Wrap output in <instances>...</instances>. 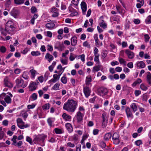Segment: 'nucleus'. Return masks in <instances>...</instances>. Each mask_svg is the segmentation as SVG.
Returning a JSON list of instances; mask_svg holds the SVG:
<instances>
[{
    "label": "nucleus",
    "instance_id": "1a4fd4ad",
    "mask_svg": "<svg viewBox=\"0 0 151 151\" xmlns=\"http://www.w3.org/2000/svg\"><path fill=\"white\" fill-rule=\"evenodd\" d=\"M83 92L85 96L88 98L90 95L91 91L89 87L86 86L83 88Z\"/></svg>",
    "mask_w": 151,
    "mask_h": 151
},
{
    "label": "nucleus",
    "instance_id": "6e6552de",
    "mask_svg": "<svg viewBox=\"0 0 151 151\" xmlns=\"http://www.w3.org/2000/svg\"><path fill=\"white\" fill-rule=\"evenodd\" d=\"M76 116L77 122H80L83 120V113H81V112L78 111L77 112Z\"/></svg>",
    "mask_w": 151,
    "mask_h": 151
},
{
    "label": "nucleus",
    "instance_id": "bb28decb",
    "mask_svg": "<svg viewBox=\"0 0 151 151\" xmlns=\"http://www.w3.org/2000/svg\"><path fill=\"white\" fill-rule=\"evenodd\" d=\"M66 127L69 132H71L72 130V127L71 124L68 123H67L65 125Z\"/></svg>",
    "mask_w": 151,
    "mask_h": 151
},
{
    "label": "nucleus",
    "instance_id": "f257e3e1",
    "mask_svg": "<svg viewBox=\"0 0 151 151\" xmlns=\"http://www.w3.org/2000/svg\"><path fill=\"white\" fill-rule=\"evenodd\" d=\"M77 102L73 99L68 100L63 105V109L68 112H73L76 108Z\"/></svg>",
    "mask_w": 151,
    "mask_h": 151
},
{
    "label": "nucleus",
    "instance_id": "aec40b11",
    "mask_svg": "<svg viewBox=\"0 0 151 151\" xmlns=\"http://www.w3.org/2000/svg\"><path fill=\"white\" fill-rule=\"evenodd\" d=\"M92 81V78L91 76H88L86 77V84L87 85L89 86L91 84V82Z\"/></svg>",
    "mask_w": 151,
    "mask_h": 151
},
{
    "label": "nucleus",
    "instance_id": "0eeeda50",
    "mask_svg": "<svg viewBox=\"0 0 151 151\" xmlns=\"http://www.w3.org/2000/svg\"><path fill=\"white\" fill-rule=\"evenodd\" d=\"M125 52L129 59H132L134 58V54L133 52L127 49L126 50Z\"/></svg>",
    "mask_w": 151,
    "mask_h": 151
},
{
    "label": "nucleus",
    "instance_id": "79ce46f5",
    "mask_svg": "<svg viewBox=\"0 0 151 151\" xmlns=\"http://www.w3.org/2000/svg\"><path fill=\"white\" fill-rule=\"evenodd\" d=\"M12 25H14V22L11 20H9L6 23L5 27L10 26Z\"/></svg>",
    "mask_w": 151,
    "mask_h": 151
},
{
    "label": "nucleus",
    "instance_id": "a19ab883",
    "mask_svg": "<svg viewBox=\"0 0 151 151\" xmlns=\"http://www.w3.org/2000/svg\"><path fill=\"white\" fill-rule=\"evenodd\" d=\"M76 57L74 56V54L72 53H70V56L69 57V59L71 61H73L76 58Z\"/></svg>",
    "mask_w": 151,
    "mask_h": 151
},
{
    "label": "nucleus",
    "instance_id": "39448f33",
    "mask_svg": "<svg viewBox=\"0 0 151 151\" xmlns=\"http://www.w3.org/2000/svg\"><path fill=\"white\" fill-rule=\"evenodd\" d=\"M119 135L116 133H114L112 136V139L115 145L119 144L120 142L119 139Z\"/></svg>",
    "mask_w": 151,
    "mask_h": 151
},
{
    "label": "nucleus",
    "instance_id": "4be33fe9",
    "mask_svg": "<svg viewBox=\"0 0 151 151\" xmlns=\"http://www.w3.org/2000/svg\"><path fill=\"white\" fill-rule=\"evenodd\" d=\"M46 27L48 29H52L55 26V24L53 23H48L46 24Z\"/></svg>",
    "mask_w": 151,
    "mask_h": 151
},
{
    "label": "nucleus",
    "instance_id": "7c9ffc66",
    "mask_svg": "<svg viewBox=\"0 0 151 151\" xmlns=\"http://www.w3.org/2000/svg\"><path fill=\"white\" fill-rule=\"evenodd\" d=\"M100 65H99L97 66L94 67L93 68V71L95 72V71H98L100 70Z\"/></svg>",
    "mask_w": 151,
    "mask_h": 151
},
{
    "label": "nucleus",
    "instance_id": "0e129e2a",
    "mask_svg": "<svg viewBox=\"0 0 151 151\" xmlns=\"http://www.w3.org/2000/svg\"><path fill=\"white\" fill-rule=\"evenodd\" d=\"M40 137V135L36 136L34 138V140L36 141H41V138Z\"/></svg>",
    "mask_w": 151,
    "mask_h": 151
},
{
    "label": "nucleus",
    "instance_id": "c756f323",
    "mask_svg": "<svg viewBox=\"0 0 151 151\" xmlns=\"http://www.w3.org/2000/svg\"><path fill=\"white\" fill-rule=\"evenodd\" d=\"M14 3L16 4L20 5L23 4L24 0H14Z\"/></svg>",
    "mask_w": 151,
    "mask_h": 151
},
{
    "label": "nucleus",
    "instance_id": "4468645a",
    "mask_svg": "<svg viewBox=\"0 0 151 151\" xmlns=\"http://www.w3.org/2000/svg\"><path fill=\"white\" fill-rule=\"evenodd\" d=\"M81 7L82 9L83 13V14H85V12L87 10V5L86 3L84 1H82L81 4Z\"/></svg>",
    "mask_w": 151,
    "mask_h": 151
},
{
    "label": "nucleus",
    "instance_id": "13d9d810",
    "mask_svg": "<svg viewBox=\"0 0 151 151\" xmlns=\"http://www.w3.org/2000/svg\"><path fill=\"white\" fill-rule=\"evenodd\" d=\"M71 2L74 5L77 6L78 4V0H72V1Z\"/></svg>",
    "mask_w": 151,
    "mask_h": 151
},
{
    "label": "nucleus",
    "instance_id": "e433bc0d",
    "mask_svg": "<svg viewBox=\"0 0 151 151\" xmlns=\"http://www.w3.org/2000/svg\"><path fill=\"white\" fill-rule=\"evenodd\" d=\"M61 81L63 84H66L67 82V78L65 76H63L61 79Z\"/></svg>",
    "mask_w": 151,
    "mask_h": 151
},
{
    "label": "nucleus",
    "instance_id": "338daca9",
    "mask_svg": "<svg viewBox=\"0 0 151 151\" xmlns=\"http://www.w3.org/2000/svg\"><path fill=\"white\" fill-rule=\"evenodd\" d=\"M99 132V130L98 129H94L93 131V134L94 135L97 134Z\"/></svg>",
    "mask_w": 151,
    "mask_h": 151
},
{
    "label": "nucleus",
    "instance_id": "c85d7f7f",
    "mask_svg": "<svg viewBox=\"0 0 151 151\" xmlns=\"http://www.w3.org/2000/svg\"><path fill=\"white\" fill-rule=\"evenodd\" d=\"M50 106V104L49 103L46 104L42 106L43 109L45 111L48 109Z\"/></svg>",
    "mask_w": 151,
    "mask_h": 151
},
{
    "label": "nucleus",
    "instance_id": "774afa93",
    "mask_svg": "<svg viewBox=\"0 0 151 151\" xmlns=\"http://www.w3.org/2000/svg\"><path fill=\"white\" fill-rule=\"evenodd\" d=\"M135 94L136 96H138L139 94H140L141 92L139 90H136L135 91Z\"/></svg>",
    "mask_w": 151,
    "mask_h": 151
},
{
    "label": "nucleus",
    "instance_id": "cd10ccee",
    "mask_svg": "<svg viewBox=\"0 0 151 151\" xmlns=\"http://www.w3.org/2000/svg\"><path fill=\"white\" fill-rule=\"evenodd\" d=\"M130 107L134 112L136 111L137 110L136 105L134 103H132L130 105Z\"/></svg>",
    "mask_w": 151,
    "mask_h": 151
},
{
    "label": "nucleus",
    "instance_id": "2eb2a0df",
    "mask_svg": "<svg viewBox=\"0 0 151 151\" xmlns=\"http://www.w3.org/2000/svg\"><path fill=\"white\" fill-rule=\"evenodd\" d=\"M145 74L146 75L147 81L148 84L151 85V73L148 71L146 72Z\"/></svg>",
    "mask_w": 151,
    "mask_h": 151
},
{
    "label": "nucleus",
    "instance_id": "f704fd0d",
    "mask_svg": "<svg viewBox=\"0 0 151 151\" xmlns=\"http://www.w3.org/2000/svg\"><path fill=\"white\" fill-rule=\"evenodd\" d=\"M54 130L56 134H61L63 133L61 129L58 128H55Z\"/></svg>",
    "mask_w": 151,
    "mask_h": 151
},
{
    "label": "nucleus",
    "instance_id": "c03bdc74",
    "mask_svg": "<svg viewBox=\"0 0 151 151\" xmlns=\"http://www.w3.org/2000/svg\"><path fill=\"white\" fill-rule=\"evenodd\" d=\"M62 73L63 72L61 73L60 74V75H59L58 76L56 74H54L53 76V78L58 81L59 80L60 76L62 74Z\"/></svg>",
    "mask_w": 151,
    "mask_h": 151
},
{
    "label": "nucleus",
    "instance_id": "3c124183",
    "mask_svg": "<svg viewBox=\"0 0 151 151\" xmlns=\"http://www.w3.org/2000/svg\"><path fill=\"white\" fill-rule=\"evenodd\" d=\"M5 29H5H2L1 30V33L4 35H5L7 33H8L9 32V31H6Z\"/></svg>",
    "mask_w": 151,
    "mask_h": 151
},
{
    "label": "nucleus",
    "instance_id": "ea45409f",
    "mask_svg": "<svg viewBox=\"0 0 151 151\" xmlns=\"http://www.w3.org/2000/svg\"><path fill=\"white\" fill-rule=\"evenodd\" d=\"M17 138V137L16 136L14 135L13 137V138L12 139V140L13 142V143H12V145H15L16 143V139Z\"/></svg>",
    "mask_w": 151,
    "mask_h": 151
},
{
    "label": "nucleus",
    "instance_id": "7ed1b4c3",
    "mask_svg": "<svg viewBox=\"0 0 151 151\" xmlns=\"http://www.w3.org/2000/svg\"><path fill=\"white\" fill-rule=\"evenodd\" d=\"M4 84L6 86L10 88H12L13 87L12 83L7 76L5 77L4 79Z\"/></svg>",
    "mask_w": 151,
    "mask_h": 151
},
{
    "label": "nucleus",
    "instance_id": "052dcab7",
    "mask_svg": "<svg viewBox=\"0 0 151 151\" xmlns=\"http://www.w3.org/2000/svg\"><path fill=\"white\" fill-rule=\"evenodd\" d=\"M127 65V67L130 68H132L133 67V64L132 62L128 63Z\"/></svg>",
    "mask_w": 151,
    "mask_h": 151
},
{
    "label": "nucleus",
    "instance_id": "de8ad7c7",
    "mask_svg": "<svg viewBox=\"0 0 151 151\" xmlns=\"http://www.w3.org/2000/svg\"><path fill=\"white\" fill-rule=\"evenodd\" d=\"M29 124H27L24 125V124H22L21 126H20V128L21 129H23L24 128L29 127Z\"/></svg>",
    "mask_w": 151,
    "mask_h": 151
},
{
    "label": "nucleus",
    "instance_id": "58836bf2",
    "mask_svg": "<svg viewBox=\"0 0 151 151\" xmlns=\"http://www.w3.org/2000/svg\"><path fill=\"white\" fill-rule=\"evenodd\" d=\"M119 62L121 64H123L124 66L126 65V62L124 59L122 58H119Z\"/></svg>",
    "mask_w": 151,
    "mask_h": 151
},
{
    "label": "nucleus",
    "instance_id": "20e7f679",
    "mask_svg": "<svg viewBox=\"0 0 151 151\" xmlns=\"http://www.w3.org/2000/svg\"><path fill=\"white\" fill-rule=\"evenodd\" d=\"M98 92L99 95L100 96H104L107 94L108 90L106 88H101L98 89Z\"/></svg>",
    "mask_w": 151,
    "mask_h": 151
},
{
    "label": "nucleus",
    "instance_id": "f03ea898",
    "mask_svg": "<svg viewBox=\"0 0 151 151\" xmlns=\"http://www.w3.org/2000/svg\"><path fill=\"white\" fill-rule=\"evenodd\" d=\"M9 95L10 96L8 95H6V93H3L0 95V98H2L3 99V98L7 104L11 103L12 102L11 97H12V95L10 93H9Z\"/></svg>",
    "mask_w": 151,
    "mask_h": 151
},
{
    "label": "nucleus",
    "instance_id": "bf43d9fd",
    "mask_svg": "<svg viewBox=\"0 0 151 151\" xmlns=\"http://www.w3.org/2000/svg\"><path fill=\"white\" fill-rule=\"evenodd\" d=\"M60 61L63 64L67 65L68 64V60L66 59H61Z\"/></svg>",
    "mask_w": 151,
    "mask_h": 151
},
{
    "label": "nucleus",
    "instance_id": "5fc2aeb1",
    "mask_svg": "<svg viewBox=\"0 0 151 151\" xmlns=\"http://www.w3.org/2000/svg\"><path fill=\"white\" fill-rule=\"evenodd\" d=\"M26 140L30 144H32V139L28 136L26 137Z\"/></svg>",
    "mask_w": 151,
    "mask_h": 151
},
{
    "label": "nucleus",
    "instance_id": "2f4dec72",
    "mask_svg": "<svg viewBox=\"0 0 151 151\" xmlns=\"http://www.w3.org/2000/svg\"><path fill=\"white\" fill-rule=\"evenodd\" d=\"M30 72L31 73L32 77L34 78L35 76L36 71L34 69H31L30 70Z\"/></svg>",
    "mask_w": 151,
    "mask_h": 151
},
{
    "label": "nucleus",
    "instance_id": "473e14b6",
    "mask_svg": "<svg viewBox=\"0 0 151 151\" xmlns=\"http://www.w3.org/2000/svg\"><path fill=\"white\" fill-rule=\"evenodd\" d=\"M60 85L59 83H56L52 87V89L55 90H58V89Z\"/></svg>",
    "mask_w": 151,
    "mask_h": 151
},
{
    "label": "nucleus",
    "instance_id": "a211bd4d",
    "mask_svg": "<svg viewBox=\"0 0 151 151\" xmlns=\"http://www.w3.org/2000/svg\"><path fill=\"white\" fill-rule=\"evenodd\" d=\"M62 117L65 121H71V116L69 115L64 113L62 115Z\"/></svg>",
    "mask_w": 151,
    "mask_h": 151
},
{
    "label": "nucleus",
    "instance_id": "412c9836",
    "mask_svg": "<svg viewBox=\"0 0 151 151\" xmlns=\"http://www.w3.org/2000/svg\"><path fill=\"white\" fill-rule=\"evenodd\" d=\"M136 65L137 67L142 68H144L145 66V63L142 61L137 63Z\"/></svg>",
    "mask_w": 151,
    "mask_h": 151
},
{
    "label": "nucleus",
    "instance_id": "393cba45",
    "mask_svg": "<svg viewBox=\"0 0 151 151\" xmlns=\"http://www.w3.org/2000/svg\"><path fill=\"white\" fill-rule=\"evenodd\" d=\"M15 29L14 25H11L10 26L5 27V30L7 31H13Z\"/></svg>",
    "mask_w": 151,
    "mask_h": 151
},
{
    "label": "nucleus",
    "instance_id": "a878e982",
    "mask_svg": "<svg viewBox=\"0 0 151 151\" xmlns=\"http://www.w3.org/2000/svg\"><path fill=\"white\" fill-rule=\"evenodd\" d=\"M99 25L101 27H102L104 29H105L107 27L106 24L104 22V21L103 20L99 23Z\"/></svg>",
    "mask_w": 151,
    "mask_h": 151
},
{
    "label": "nucleus",
    "instance_id": "e2e57ef3",
    "mask_svg": "<svg viewBox=\"0 0 151 151\" xmlns=\"http://www.w3.org/2000/svg\"><path fill=\"white\" fill-rule=\"evenodd\" d=\"M102 118L103 119V122H107V117L106 116V115L104 114H102Z\"/></svg>",
    "mask_w": 151,
    "mask_h": 151
},
{
    "label": "nucleus",
    "instance_id": "b1692460",
    "mask_svg": "<svg viewBox=\"0 0 151 151\" xmlns=\"http://www.w3.org/2000/svg\"><path fill=\"white\" fill-rule=\"evenodd\" d=\"M17 122L18 126L20 128V126H21L22 124H24V123L23 121L20 118H18L17 120Z\"/></svg>",
    "mask_w": 151,
    "mask_h": 151
},
{
    "label": "nucleus",
    "instance_id": "423d86ee",
    "mask_svg": "<svg viewBox=\"0 0 151 151\" xmlns=\"http://www.w3.org/2000/svg\"><path fill=\"white\" fill-rule=\"evenodd\" d=\"M39 83L38 81L35 82H31L29 86L30 90L31 91L35 90L37 88V85Z\"/></svg>",
    "mask_w": 151,
    "mask_h": 151
},
{
    "label": "nucleus",
    "instance_id": "680f3d73",
    "mask_svg": "<svg viewBox=\"0 0 151 151\" xmlns=\"http://www.w3.org/2000/svg\"><path fill=\"white\" fill-rule=\"evenodd\" d=\"M99 50L96 47H95L94 50V55H99V54L98 53Z\"/></svg>",
    "mask_w": 151,
    "mask_h": 151
},
{
    "label": "nucleus",
    "instance_id": "c9c22d12",
    "mask_svg": "<svg viewBox=\"0 0 151 151\" xmlns=\"http://www.w3.org/2000/svg\"><path fill=\"white\" fill-rule=\"evenodd\" d=\"M31 55L33 56H37L40 55V53L39 51H32L31 52Z\"/></svg>",
    "mask_w": 151,
    "mask_h": 151
},
{
    "label": "nucleus",
    "instance_id": "a18cd8bd",
    "mask_svg": "<svg viewBox=\"0 0 151 151\" xmlns=\"http://www.w3.org/2000/svg\"><path fill=\"white\" fill-rule=\"evenodd\" d=\"M0 140L2 139L4 136V133L3 131L2 130L1 128L0 127Z\"/></svg>",
    "mask_w": 151,
    "mask_h": 151
},
{
    "label": "nucleus",
    "instance_id": "9b49d317",
    "mask_svg": "<svg viewBox=\"0 0 151 151\" xmlns=\"http://www.w3.org/2000/svg\"><path fill=\"white\" fill-rule=\"evenodd\" d=\"M125 112L128 118H133V115L130 109V108L128 107L125 109Z\"/></svg>",
    "mask_w": 151,
    "mask_h": 151
},
{
    "label": "nucleus",
    "instance_id": "4d7b16f0",
    "mask_svg": "<svg viewBox=\"0 0 151 151\" xmlns=\"http://www.w3.org/2000/svg\"><path fill=\"white\" fill-rule=\"evenodd\" d=\"M31 97L33 100H35L37 98V95L36 93H33Z\"/></svg>",
    "mask_w": 151,
    "mask_h": 151
},
{
    "label": "nucleus",
    "instance_id": "6e6d98bb",
    "mask_svg": "<svg viewBox=\"0 0 151 151\" xmlns=\"http://www.w3.org/2000/svg\"><path fill=\"white\" fill-rule=\"evenodd\" d=\"M116 9L119 13L122 12V10L121 6H116Z\"/></svg>",
    "mask_w": 151,
    "mask_h": 151
},
{
    "label": "nucleus",
    "instance_id": "f3484780",
    "mask_svg": "<svg viewBox=\"0 0 151 151\" xmlns=\"http://www.w3.org/2000/svg\"><path fill=\"white\" fill-rule=\"evenodd\" d=\"M46 60H47L49 62H50L53 59V57L52 55H50L49 53H46L45 56Z\"/></svg>",
    "mask_w": 151,
    "mask_h": 151
},
{
    "label": "nucleus",
    "instance_id": "9d476101",
    "mask_svg": "<svg viewBox=\"0 0 151 151\" xmlns=\"http://www.w3.org/2000/svg\"><path fill=\"white\" fill-rule=\"evenodd\" d=\"M11 15L15 18H17L19 14L18 10L16 8H13L10 12Z\"/></svg>",
    "mask_w": 151,
    "mask_h": 151
},
{
    "label": "nucleus",
    "instance_id": "864d4df0",
    "mask_svg": "<svg viewBox=\"0 0 151 151\" xmlns=\"http://www.w3.org/2000/svg\"><path fill=\"white\" fill-rule=\"evenodd\" d=\"M0 50L1 52L4 53L6 52V49L5 47L1 46L0 48Z\"/></svg>",
    "mask_w": 151,
    "mask_h": 151
},
{
    "label": "nucleus",
    "instance_id": "49530a36",
    "mask_svg": "<svg viewBox=\"0 0 151 151\" xmlns=\"http://www.w3.org/2000/svg\"><path fill=\"white\" fill-rule=\"evenodd\" d=\"M22 77L25 79H27L29 78L27 73L25 72H24L22 75Z\"/></svg>",
    "mask_w": 151,
    "mask_h": 151
},
{
    "label": "nucleus",
    "instance_id": "f8f14e48",
    "mask_svg": "<svg viewBox=\"0 0 151 151\" xmlns=\"http://www.w3.org/2000/svg\"><path fill=\"white\" fill-rule=\"evenodd\" d=\"M94 38L95 41L96 45L97 47H98L102 45V42L99 41L97 35H95L94 36Z\"/></svg>",
    "mask_w": 151,
    "mask_h": 151
},
{
    "label": "nucleus",
    "instance_id": "8fccbe9b",
    "mask_svg": "<svg viewBox=\"0 0 151 151\" xmlns=\"http://www.w3.org/2000/svg\"><path fill=\"white\" fill-rule=\"evenodd\" d=\"M145 41L146 42H147L150 38V37L147 34H145L144 35Z\"/></svg>",
    "mask_w": 151,
    "mask_h": 151
},
{
    "label": "nucleus",
    "instance_id": "4c0bfd02",
    "mask_svg": "<svg viewBox=\"0 0 151 151\" xmlns=\"http://www.w3.org/2000/svg\"><path fill=\"white\" fill-rule=\"evenodd\" d=\"M140 88L143 91H146L147 89V87L144 84L142 83L140 85Z\"/></svg>",
    "mask_w": 151,
    "mask_h": 151
},
{
    "label": "nucleus",
    "instance_id": "6ab92c4d",
    "mask_svg": "<svg viewBox=\"0 0 151 151\" xmlns=\"http://www.w3.org/2000/svg\"><path fill=\"white\" fill-rule=\"evenodd\" d=\"M137 2L139 3H138L136 4V7L137 8H140L142 6H143L144 4V0H137Z\"/></svg>",
    "mask_w": 151,
    "mask_h": 151
},
{
    "label": "nucleus",
    "instance_id": "72a5a7b5",
    "mask_svg": "<svg viewBox=\"0 0 151 151\" xmlns=\"http://www.w3.org/2000/svg\"><path fill=\"white\" fill-rule=\"evenodd\" d=\"M16 83L18 86H20V85L21 84V83H23V80L17 78L16 80Z\"/></svg>",
    "mask_w": 151,
    "mask_h": 151
},
{
    "label": "nucleus",
    "instance_id": "ddd939ff",
    "mask_svg": "<svg viewBox=\"0 0 151 151\" xmlns=\"http://www.w3.org/2000/svg\"><path fill=\"white\" fill-rule=\"evenodd\" d=\"M51 11L53 13L52 15V17H56L58 16L59 13L58 9L57 8L55 7L51 9Z\"/></svg>",
    "mask_w": 151,
    "mask_h": 151
},
{
    "label": "nucleus",
    "instance_id": "dca6fc26",
    "mask_svg": "<svg viewBox=\"0 0 151 151\" xmlns=\"http://www.w3.org/2000/svg\"><path fill=\"white\" fill-rule=\"evenodd\" d=\"M71 45L73 46H76L77 44V37L76 36L73 37L71 39Z\"/></svg>",
    "mask_w": 151,
    "mask_h": 151
},
{
    "label": "nucleus",
    "instance_id": "603ef678",
    "mask_svg": "<svg viewBox=\"0 0 151 151\" xmlns=\"http://www.w3.org/2000/svg\"><path fill=\"white\" fill-rule=\"evenodd\" d=\"M47 137V136L44 134L40 135V138H41V141L43 142L44 139Z\"/></svg>",
    "mask_w": 151,
    "mask_h": 151
},
{
    "label": "nucleus",
    "instance_id": "09e8293b",
    "mask_svg": "<svg viewBox=\"0 0 151 151\" xmlns=\"http://www.w3.org/2000/svg\"><path fill=\"white\" fill-rule=\"evenodd\" d=\"M135 144L137 146H139L140 145L142 144V142L141 140H138L137 141H136L135 142Z\"/></svg>",
    "mask_w": 151,
    "mask_h": 151
},
{
    "label": "nucleus",
    "instance_id": "69168bd1",
    "mask_svg": "<svg viewBox=\"0 0 151 151\" xmlns=\"http://www.w3.org/2000/svg\"><path fill=\"white\" fill-rule=\"evenodd\" d=\"M9 122L7 120H5L2 122V124L4 126H7Z\"/></svg>",
    "mask_w": 151,
    "mask_h": 151
},
{
    "label": "nucleus",
    "instance_id": "5701e85b",
    "mask_svg": "<svg viewBox=\"0 0 151 151\" xmlns=\"http://www.w3.org/2000/svg\"><path fill=\"white\" fill-rule=\"evenodd\" d=\"M111 134L110 132L106 134L104 137V139L105 141H107L111 138Z\"/></svg>",
    "mask_w": 151,
    "mask_h": 151
},
{
    "label": "nucleus",
    "instance_id": "37998d69",
    "mask_svg": "<svg viewBox=\"0 0 151 151\" xmlns=\"http://www.w3.org/2000/svg\"><path fill=\"white\" fill-rule=\"evenodd\" d=\"M83 46L84 47H86L88 48H90L91 46L90 45L87 41H85L83 43Z\"/></svg>",
    "mask_w": 151,
    "mask_h": 151
}]
</instances>
